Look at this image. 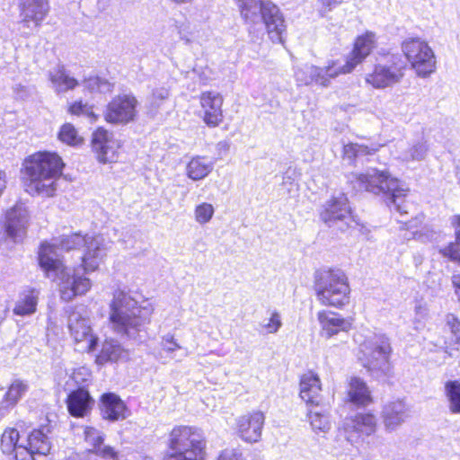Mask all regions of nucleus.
Listing matches in <instances>:
<instances>
[{
	"mask_svg": "<svg viewBox=\"0 0 460 460\" xmlns=\"http://www.w3.org/2000/svg\"><path fill=\"white\" fill-rule=\"evenodd\" d=\"M340 74L341 73L338 66V61H332L325 67L305 64L296 68L295 79L298 85L315 84L327 87L330 84V80Z\"/></svg>",
	"mask_w": 460,
	"mask_h": 460,
	"instance_id": "4468645a",
	"label": "nucleus"
},
{
	"mask_svg": "<svg viewBox=\"0 0 460 460\" xmlns=\"http://www.w3.org/2000/svg\"><path fill=\"white\" fill-rule=\"evenodd\" d=\"M348 278L341 270L318 272L315 276V292L323 305L341 307L349 301Z\"/></svg>",
	"mask_w": 460,
	"mask_h": 460,
	"instance_id": "6e6552de",
	"label": "nucleus"
},
{
	"mask_svg": "<svg viewBox=\"0 0 460 460\" xmlns=\"http://www.w3.org/2000/svg\"><path fill=\"white\" fill-rule=\"evenodd\" d=\"M84 87L89 92H99L106 93L112 91V84L106 79L99 76L91 75L85 78L83 82Z\"/></svg>",
	"mask_w": 460,
	"mask_h": 460,
	"instance_id": "ea45409f",
	"label": "nucleus"
},
{
	"mask_svg": "<svg viewBox=\"0 0 460 460\" xmlns=\"http://www.w3.org/2000/svg\"><path fill=\"white\" fill-rule=\"evenodd\" d=\"M446 324L451 332L456 336L457 341H460V321L453 314H447L446 315Z\"/></svg>",
	"mask_w": 460,
	"mask_h": 460,
	"instance_id": "49530a36",
	"label": "nucleus"
},
{
	"mask_svg": "<svg viewBox=\"0 0 460 460\" xmlns=\"http://www.w3.org/2000/svg\"><path fill=\"white\" fill-rule=\"evenodd\" d=\"M161 347L164 351L168 353L174 352L175 350L180 349L181 348L180 344L175 341L173 335L169 333L163 336Z\"/></svg>",
	"mask_w": 460,
	"mask_h": 460,
	"instance_id": "a18cd8bd",
	"label": "nucleus"
},
{
	"mask_svg": "<svg viewBox=\"0 0 460 460\" xmlns=\"http://www.w3.org/2000/svg\"><path fill=\"white\" fill-rule=\"evenodd\" d=\"M64 164L54 153L39 152L25 161L23 183L31 195L51 197L56 191V180Z\"/></svg>",
	"mask_w": 460,
	"mask_h": 460,
	"instance_id": "20e7f679",
	"label": "nucleus"
},
{
	"mask_svg": "<svg viewBox=\"0 0 460 460\" xmlns=\"http://www.w3.org/2000/svg\"><path fill=\"white\" fill-rule=\"evenodd\" d=\"M264 421L265 416L260 411L240 416L236 420L238 436L245 442L254 443L259 441Z\"/></svg>",
	"mask_w": 460,
	"mask_h": 460,
	"instance_id": "6ab92c4d",
	"label": "nucleus"
},
{
	"mask_svg": "<svg viewBox=\"0 0 460 460\" xmlns=\"http://www.w3.org/2000/svg\"><path fill=\"white\" fill-rule=\"evenodd\" d=\"M93 403V399L84 388L72 391L66 399L68 412L76 418H83L88 415Z\"/></svg>",
	"mask_w": 460,
	"mask_h": 460,
	"instance_id": "a878e982",
	"label": "nucleus"
},
{
	"mask_svg": "<svg viewBox=\"0 0 460 460\" xmlns=\"http://www.w3.org/2000/svg\"><path fill=\"white\" fill-rule=\"evenodd\" d=\"M39 295V290L35 288H29L21 293L13 309V314L20 316L33 314L37 310Z\"/></svg>",
	"mask_w": 460,
	"mask_h": 460,
	"instance_id": "7c9ffc66",
	"label": "nucleus"
},
{
	"mask_svg": "<svg viewBox=\"0 0 460 460\" xmlns=\"http://www.w3.org/2000/svg\"><path fill=\"white\" fill-rule=\"evenodd\" d=\"M376 47V36L372 31H367L358 36L354 43V48L346 63L341 65L338 62V66L341 74L351 72L357 65L361 63Z\"/></svg>",
	"mask_w": 460,
	"mask_h": 460,
	"instance_id": "2eb2a0df",
	"label": "nucleus"
},
{
	"mask_svg": "<svg viewBox=\"0 0 460 460\" xmlns=\"http://www.w3.org/2000/svg\"><path fill=\"white\" fill-rule=\"evenodd\" d=\"M161 101H156L154 105H151V99L149 100V106H148V114L152 117L155 116L160 106H161Z\"/></svg>",
	"mask_w": 460,
	"mask_h": 460,
	"instance_id": "4d7b16f0",
	"label": "nucleus"
},
{
	"mask_svg": "<svg viewBox=\"0 0 460 460\" xmlns=\"http://www.w3.org/2000/svg\"><path fill=\"white\" fill-rule=\"evenodd\" d=\"M214 169V163L206 156H193L186 165V175L192 181L205 179Z\"/></svg>",
	"mask_w": 460,
	"mask_h": 460,
	"instance_id": "2f4dec72",
	"label": "nucleus"
},
{
	"mask_svg": "<svg viewBox=\"0 0 460 460\" xmlns=\"http://www.w3.org/2000/svg\"><path fill=\"white\" fill-rule=\"evenodd\" d=\"M247 24L262 22L273 42L282 43L286 24L279 8L270 1L235 0Z\"/></svg>",
	"mask_w": 460,
	"mask_h": 460,
	"instance_id": "39448f33",
	"label": "nucleus"
},
{
	"mask_svg": "<svg viewBox=\"0 0 460 460\" xmlns=\"http://www.w3.org/2000/svg\"><path fill=\"white\" fill-rule=\"evenodd\" d=\"M27 450L34 460L45 457L51 449L49 438L41 430L34 429L27 438Z\"/></svg>",
	"mask_w": 460,
	"mask_h": 460,
	"instance_id": "c756f323",
	"label": "nucleus"
},
{
	"mask_svg": "<svg viewBox=\"0 0 460 460\" xmlns=\"http://www.w3.org/2000/svg\"><path fill=\"white\" fill-rule=\"evenodd\" d=\"M84 307L73 310L68 315L67 325L75 341L82 343L80 349L91 352L96 349L98 338L93 334L90 321L84 315Z\"/></svg>",
	"mask_w": 460,
	"mask_h": 460,
	"instance_id": "ddd939ff",
	"label": "nucleus"
},
{
	"mask_svg": "<svg viewBox=\"0 0 460 460\" xmlns=\"http://www.w3.org/2000/svg\"><path fill=\"white\" fill-rule=\"evenodd\" d=\"M343 2L344 1L342 0H318L320 5L318 8V13L322 17H323Z\"/></svg>",
	"mask_w": 460,
	"mask_h": 460,
	"instance_id": "c03bdc74",
	"label": "nucleus"
},
{
	"mask_svg": "<svg viewBox=\"0 0 460 460\" xmlns=\"http://www.w3.org/2000/svg\"><path fill=\"white\" fill-rule=\"evenodd\" d=\"M349 397V401L358 406H365L371 402L370 392L367 385L358 377H353L350 380Z\"/></svg>",
	"mask_w": 460,
	"mask_h": 460,
	"instance_id": "f704fd0d",
	"label": "nucleus"
},
{
	"mask_svg": "<svg viewBox=\"0 0 460 460\" xmlns=\"http://www.w3.org/2000/svg\"><path fill=\"white\" fill-rule=\"evenodd\" d=\"M28 385L21 380L13 381L0 402V409H10L14 407L21 398L27 393Z\"/></svg>",
	"mask_w": 460,
	"mask_h": 460,
	"instance_id": "c9c22d12",
	"label": "nucleus"
},
{
	"mask_svg": "<svg viewBox=\"0 0 460 460\" xmlns=\"http://www.w3.org/2000/svg\"><path fill=\"white\" fill-rule=\"evenodd\" d=\"M138 101L132 93L119 94L111 99L104 111L108 123L127 125L137 117Z\"/></svg>",
	"mask_w": 460,
	"mask_h": 460,
	"instance_id": "f8f14e48",
	"label": "nucleus"
},
{
	"mask_svg": "<svg viewBox=\"0 0 460 460\" xmlns=\"http://www.w3.org/2000/svg\"><path fill=\"white\" fill-rule=\"evenodd\" d=\"M28 221L29 214L24 204H15L5 214L4 228L7 236L15 243L22 241L26 234Z\"/></svg>",
	"mask_w": 460,
	"mask_h": 460,
	"instance_id": "dca6fc26",
	"label": "nucleus"
},
{
	"mask_svg": "<svg viewBox=\"0 0 460 460\" xmlns=\"http://www.w3.org/2000/svg\"><path fill=\"white\" fill-rule=\"evenodd\" d=\"M111 245L102 235L75 233L63 236L58 244L43 243L39 263L47 277L60 279L61 298L69 301L91 288V280L84 274L98 270Z\"/></svg>",
	"mask_w": 460,
	"mask_h": 460,
	"instance_id": "f257e3e1",
	"label": "nucleus"
},
{
	"mask_svg": "<svg viewBox=\"0 0 460 460\" xmlns=\"http://www.w3.org/2000/svg\"><path fill=\"white\" fill-rule=\"evenodd\" d=\"M321 220L329 227L346 230L354 221L347 196L340 193L333 196L322 206Z\"/></svg>",
	"mask_w": 460,
	"mask_h": 460,
	"instance_id": "9b49d317",
	"label": "nucleus"
},
{
	"mask_svg": "<svg viewBox=\"0 0 460 460\" xmlns=\"http://www.w3.org/2000/svg\"><path fill=\"white\" fill-rule=\"evenodd\" d=\"M402 49L411 67L420 77H427L436 69V58L433 50L420 39H409L402 42Z\"/></svg>",
	"mask_w": 460,
	"mask_h": 460,
	"instance_id": "9d476101",
	"label": "nucleus"
},
{
	"mask_svg": "<svg viewBox=\"0 0 460 460\" xmlns=\"http://www.w3.org/2000/svg\"><path fill=\"white\" fill-rule=\"evenodd\" d=\"M217 460H244L241 450L236 448H226L223 450Z\"/></svg>",
	"mask_w": 460,
	"mask_h": 460,
	"instance_id": "de8ad7c7",
	"label": "nucleus"
},
{
	"mask_svg": "<svg viewBox=\"0 0 460 460\" xmlns=\"http://www.w3.org/2000/svg\"><path fill=\"white\" fill-rule=\"evenodd\" d=\"M75 375H76V373H73V378H74V379H76ZM75 382L77 383L78 381H77V380H75Z\"/></svg>",
	"mask_w": 460,
	"mask_h": 460,
	"instance_id": "052dcab7",
	"label": "nucleus"
},
{
	"mask_svg": "<svg viewBox=\"0 0 460 460\" xmlns=\"http://www.w3.org/2000/svg\"><path fill=\"white\" fill-rule=\"evenodd\" d=\"M152 306H141L129 295L116 291L110 305V321L115 332L136 341L146 339Z\"/></svg>",
	"mask_w": 460,
	"mask_h": 460,
	"instance_id": "f03ea898",
	"label": "nucleus"
},
{
	"mask_svg": "<svg viewBox=\"0 0 460 460\" xmlns=\"http://www.w3.org/2000/svg\"><path fill=\"white\" fill-rule=\"evenodd\" d=\"M172 453L164 460H204L206 441L200 429L190 426H177L169 436Z\"/></svg>",
	"mask_w": 460,
	"mask_h": 460,
	"instance_id": "423d86ee",
	"label": "nucleus"
},
{
	"mask_svg": "<svg viewBox=\"0 0 460 460\" xmlns=\"http://www.w3.org/2000/svg\"><path fill=\"white\" fill-rule=\"evenodd\" d=\"M20 434L16 429H6L1 438V449L4 455L11 456L10 460H34L27 447L19 444Z\"/></svg>",
	"mask_w": 460,
	"mask_h": 460,
	"instance_id": "5701e85b",
	"label": "nucleus"
},
{
	"mask_svg": "<svg viewBox=\"0 0 460 460\" xmlns=\"http://www.w3.org/2000/svg\"><path fill=\"white\" fill-rule=\"evenodd\" d=\"M317 319L322 328V335L326 338H331L340 332H347L350 328L349 321L332 311L318 312Z\"/></svg>",
	"mask_w": 460,
	"mask_h": 460,
	"instance_id": "b1692460",
	"label": "nucleus"
},
{
	"mask_svg": "<svg viewBox=\"0 0 460 460\" xmlns=\"http://www.w3.org/2000/svg\"><path fill=\"white\" fill-rule=\"evenodd\" d=\"M92 147L100 163H112L118 158L117 151L119 145L113 138L112 134L102 128L93 132Z\"/></svg>",
	"mask_w": 460,
	"mask_h": 460,
	"instance_id": "f3484780",
	"label": "nucleus"
},
{
	"mask_svg": "<svg viewBox=\"0 0 460 460\" xmlns=\"http://www.w3.org/2000/svg\"><path fill=\"white\" fill-rule=\"evenodd\" d=\"M101 415L104 420L119 421L129 415L126 403L114 393H105L100 401Z\"/></svg>",
	"mask_w": 460,
	"mask_h": 460,
	"instance_id": "412c9836",
	"label": "nucleus"
},
{
	"mask_svg": "<svg viewBox=\"0 0 460 460\" xmlns=\"http://www.w3.org/2000/svg\"><path fill=\"white\" fill-rule=\"evenodd\" d=\"M69 111L72 114H75V115H80V114L90 115V114H93V112L90 111V108L87 106V104L83 103L81 101L80 102H75L73 104H71L70 107H69Z\"/></svg>",
	"mask_w": 460,
	"mask_h": 460,
	"instance_id": "3c124183",
	"label": "nucleus"
},
{
	"mask_svg": "<svg viewBox=\"0 0 460 460\" xmlns=\"http://www.w3.org/2000/svg\"><path fill=\"white\" fill-rule=\"evenodd\" d=\"M295 170L288 168L283 175V184L292 183L295 181Z\"/></svg>",
	"mask_w": 460,
	"mask_h": 460,
	"instance_id": "6e6d98bb",
	"label": "nucleus"
},
{
	"mask_svg": "<svg viewBox=\"0 0 460 460\" xmlns=\"http://www.w3.org/2000/svg\"><path fill=\"white\" fill-rule=\"evenodd\" d=\"M392 351L389 338L384 334H375L360 344L359 359L376 377L386 376L392 369Z\"/></svg>",
	"mask_w": 460,
	"mask_h": 460,
	"instance_id": "0eeeda50",
	"label": "nucleus"
},
{
	"mask_svg": "<svg viewBox=\"0 0 460 460\" xmlns=\"http://www.w3.org/2000/svg\"><path fill=\"white\" fill-rule=\"evenodd\" d=\"M49 11L48 0H21V24L28 29L39 28Z\"/></svg>",
	"mask_w": 460,
	"mask_h": 460,
	"instance_id": "a211bd4d",
	"label": "nucleus"
},
{
	"mask_svg": "<svg viewBox=\"0 0 460 460\" xmlns=\"http://www.w3.org/2000/svg\"><path fill=\"white\" fill-rule=\"evenodd\" d=\"M58 137L62 142L70 146H77L82 141V138L78 137L75 127L69 123L62 126Z\"/></svg>",
	"mask_w": 460,
	"mask_h": 460,
	"instance_id": "79ce46f5",
	"label": "nucleus"
},
{
	"mask_svg": "<svg viewBox=\"0 0 460 460\" xmlns=\"http://www.w3.org/2000/svg\"><path fill=\"white\" fill-rule=\"evenodd\" d=\"M451 225L455 228L456 242L450 243L441 250V252L451 261L460 263V215H456L451 218Z\"/></svg>",
	"mask_w": 460,
	"mask_h": 460,
	"instance_id": "58836bf2",
	"label": "nucleus"
},
{
	"mask_svg": "<svg viewBox=\"0 0 460 460\" xmlns=\"http://www.w3.org/2000/svg\"><path fill=\"white\" fill-rule=\"evenodd\" d=\"M6 174L4 171L0 170V196L3 194L6 188Z\"/></svg>",
	"mask_w": 460,
	"mask_h": 460,
	"instance_id": "13d9d810",
	"label": "nucleus"
},
{
	"mask_svg": "<svg viewBox=\"0 0 460 460\" xmlns=\"http://www.w3.org/2000/svg\"><path fill=\"white\" fill-rule=\"evenodd\" d=\"M281 325L282 323L279 314L278 312H274L271 314L269 323L265 324L263 327L267 330V332L276 333L279 330Z\"/></svg>",
	"mask_w": 460,
	"mask_h": 460,
	"instance_id": "09e8293b",
	"label": "nucleus"
},
{
	"mask_svg": "<svg viewBox=\"0 0 460 460\" xmlns=\"http://www.w3.org/2000/svg\"><path fill=\"white\" fill-rule=\"evenodd\" d=\"M66 460H81V457L77 453L73 452L67 456Z\"/></svg>",
	"mask_w": 460,
	"mask_h": 460,
	"instance_id": "bf43d9fd",
	"label": "nucleus"
},
{
	"mask_svg": "<svg viewBox=\"0 0 460 460\" xmlns=\"http://www.w3.org/2000/svg\"><path fill=\"white\" fill-rule=\"evenodd\" d=\"M382 417L385 429L393 431L409 418V409L402 400L391 402L384 406Z\"/></svg>",
	"mask_w": 460,
	"mask_h": 460,
	"instance_id": "393cba45",
	"label": "nucleus"
},
{
	"mask_svg": "<svg viewBox=\"0 0 460 460\" xmlns=\"http://www.w3.org/2000/svg\"><path fill=\"white\" fill-rule=\"evenodd\" d=\"M223 97L215 92H205L200 95L203 120L208 127H216L223 120Z\"/></svg>",
	"mask_w": 460,
	"mask_h": 460,
	"instance_id": "4be33fe9",
	"label": "nucleus"
},
{
	"mask_svg": "<svg viewBox=\"0 0 460 460\" xmlns=\"http://www.w3.org/2000/svg\"><path fill=\"white\" fill-rule=\"evenodd\" d=\"M169 96V91L165 87H159L153 91L151 96V105H154L156 101H164Z\"/></svg>",
	"mask_w": 460,
	"mask_h": 460,
	"instance_id": "603ef678",
	"label": "nucleus"
},
{
	"mask_svg": "<svg viewBox=\"0 0 460 460\" xmlns=\"http://www.w3.org/2000/svg\"><path fill=\"white\" fill-rule=\"evenodd\" d=\"M52 89L57 93H64L75 89L78 84L77 79L71 76L64 66H58L49 73Z\"/></svg>",
	"mask_w": 460,
	"mask_h": 460,
	"instance_id": "cd10ccee",
	"label": "nucleus"
},
{
	"mask_svg": "<svg viewBox=\"0 0 460 460\" xmlns=\"http://www.w3.org/2000/svg\"><path fill=\"white\" fill-rule=\"evenodd\" d=\"M128 357V353L121 345L115 340H106L100 354L96 358V362L103 365L109 361H118Z\"/></svg>",
	"mask_w": 460,
	"mask_h": 460,
	"instance_id": "72a5a7b5",
	"label": "nucleus"
},
{
	"mask_svg": "<svg viewBox=\"0 0 460 460\" xmlns=\"http://www.w3.org/2000/svg\"><path fill=\"white\" fill-rule=\"evenodd\" d=\"M322 386L317 375L313 372L305 374L300 381V397L307 405H316L321 403Z\"/></svg>",
	"mask_w": 460,
	"mask_h": 460,
	"instance_id": "bb28decb",
	"label": "nucleus"
},
{
	"mask_svg": "<svg viewBox=\"0 0 460 460\" xmlns=\"http://www.w3.org/2000/svg\"><path fill=\"white\" fill-rule=\"evenodd\" d=\"M84 435L85 442L93 447L92 452L95 453L103 445L104 434L101 430L86 427Z\"/></svg>",
	"mask_w": 460,
	"mask_h": 460,
	"instance_id": "a19ab883",
	"label": "nucleus"
},
{
	"mask_svg": "<svg viewBox=\"0 0 460 460\" xmlns=\"http://www.w3.org/2000/svg\"><path fill=\"white\" fill-rule=\"evenodd\" d=\"M307 417L312 429L315 433H326L331 429L329 407L322 403L311 406Z\"/></svg>",
	"mask_w": 460,
	"mask_h": 460,
	"instance_id": "c85d7f7f",
	"label": "nucleus"
},
{
	"mask_svg": "<svg viewBox=\"0 0 460 460\" xmlns=\"http://www.w3.org/2000/svg\"><path fill=\"white\" fill-rule=\"evenodd\" d=\"M342 428L350 442L361 436H370L376 429V419L371 413H358L353 417L346 418Z\"/></svg>",
	"mask_w": 460,
	"mask_h": 460,
	"instance_id": "aec40b11",
	"label": "nucleus"
},
{
	"mask_svg": "<svg viewBox=\"0 0 460 460\" xmlns=\"http://www.w3.org/2000/svg\"><path fill=\"white\" fill-rule=\"evenodd\" d=\"M214 212V207L209 203L204 202L196 207L194 211L195 219L200 225L207 224L212 218Z\"/></svg>",
	"mask_w": 460,
	"mask_h": 460,
	"instance_id": "37998d69",
	"label": "nucleus"
},
{
	"mask_svg": "<svg viewBox=\"0 0 460 460\" xmlns=\"http://www.w3.org/2000/svg\"><path fill=\"white\" fill-rule=\"evenodd\" d=\"M381 145L372 144L366 146L358 143H349L343 146V157L350 164L362 160L364 157L374 155L378 151ZM368 161L369 159L367 158Z\"/></svg>",
	"mask_w": 460,
	"mask_h": 460,
	"instance_id": "473e14b6",
	"label": "nucleus"
},
{
	"mask_svg": "<svg viewBox=\"0 0 460 460\" xmlns=\"http://www.w3.org/2000/svg\"><path fill=\"white\" fill-rule=\"evenodd\" d=\"M353 188L366 190L375 195H382L391 210L401 216L406 215L411 206L406 197L409 190L386 170L369 168L366 173L354 175Z\"/></svg>",
	"mask_w": 460,
	"mask_h": 460,
	"instance_id": "7ed1b4c3",
	"label": "nucleus"
},
{
	"mask_svg": "<svg viewBox=\"0 0 460 460\" xmlns=\"http://www.w3.org/2000/svg\"><path fill=\"white\" fill-rule=\"evenodd\" d=\"M230 149V143L226 140L220 141L217 144V151L219 155H226Z\"/></svg>",
	"mask_w": 460,
	"mask_h": 460,
	"instance_id": "5fc2aeb1",
	"label": "nucleus"
},
{
	"mask_svg": "<svg viewBox=\"0 0 460 460\" xmlns=\"http://www.w3.org/2000/svg\"><path fill=\"white\" fill-rule=\"evenodd\" d=\"M406 66L407 62L400 53L380 55L373 71L366 75V82L377 89L390 87L401 82Z\"/></svg>",
	"mask_w": 460,
	"mask_h": 460,
	"instance_id": "1a4fd4ad",
	"label": "nucleus"
},
{
	"mask_svg": "<svg viewBox=\"0 0 460 460\" xmlns=\"http://www.w3.org/2000/svg\"><path fill=\"white\" fill-rule=\"evenodd\" d=\"M94 454L103 460H118V453L110 446L102 445Z\"/></svg>",
	"mask_w": 460,
	"mask_h": 460,
	"instance_id": "8fccbe9b",
	"label": "nucleus"
},
{
	"mask_svg": "<svg viewBox=\"0 0 460 460\" xmlns=\"http://www.w3.org/2000/svg\"><path fill=\"white\" fill-rule=\"evenodd\" d=\"M429 151V146L424 139L419 140L402 150L398 158L403 162L422 161Z\"/></svg>",
	"mask_w": 460,
	"mask_h": 460,
	"instance_id": "e433bc0d",
	"label": "nucleus"
},
{
	"mask_svg": "<svg viewBox=\"0 0 460 460\" xmlns=\"http://www.w3.org/2000/svg\"><path fill=\"white\" fill-rule=\"evenodd\" d=\"M451 282L455 290V295L460 302V273H454L451 277Z\"/></svg>",
	"mask_w": 460,
	"mask_h": 460,
	"instance_id": "864d4df0",
	"label": "nucleus"
},
{
	"mask_svg": "<svg viewBox=\"0 0 460 460\" xmlns=\"http://www.w3.org/2000/svg\"><path fill=\"white\" fill-rule=\"evenodd\" d=\"M444 393L452 413L460 414V380H448L444 385Z\"/></svg>",
	"mask_w": 460,
	"mask_h": 460,
	"instance_id": "4c0bfd02",
	"label": "nucleus"
}]
</instances>
